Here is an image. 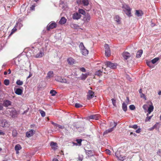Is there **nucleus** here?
Returning <instances> with one entry per match:
<instances>
[{
    "label": "nucleus",
    "instance_id": "37998d69",
    "mask_svg": "<svg viewBox=\"0 0 161 161\" xmlns=\"http://www.w3.org/2000/svg\"><path fill=\"white\" fill-rule=\"evenodd\" d=\"M4 84L8 86L9 85V80L6 79L4 80Z\"/></svg>",
    "mask_w": 161,
    "mask_h": 161
},
{
    "label": "nucleus",
    "instance_id": "c03bdc74",
    "mask_svg": "<svg viewBox=\"0 0 161 161\" xmlns=\"http://www.w3.org/2000/svg\"><path fill=\"white\" fill-rule=\"evenodd\" d=\"M129 108L131 110H134L135 109L136 107L133 105H131L129 106Z\"/></svg>",
    "mask_w": 161,
    "mask_h": 161
},
{
    "label": "nucleus",
    "instance_id": "774afa93",
    "mask_svg": "<svg viewBox=\"0 0 161 161\" xmlns=\"http://www.w3.org/2000/svg\"><path fill=\"white\" fill-rule=\"evenodd\" d=\"M53 161H58V160L56 158H54L53 159Z\"/></svg>",
    "mask_w": 161,
    "mask_h": 161
},
{
    "label": "nucleus",
    "instance_id": "9b49d317",
    "mask_svg": "<svg viewBox=\"0 0 161 161\" xmlns=\"http://www.w3.org/2000/svg\"><path fill=\"white\" fill-rule=\"evenodd\" d=\"M91 19V16L88 13H87L84 18V20L85 22H88Z\"/></svg>",
    "mask_w": 161,
    "mask_h": 161
},
{
    "label": "nucleus",
    "instance_id": "c9c22d12",
    "mask_svg": "<svg viewBox=\"0 0 161 161\" xmlns=\"http://www.w3.org/2000/svg\"><path fill=\"white\" fill-rule=\"evenodd\" d=\"M50 93L52 96H54L57 93V92L54 90H52L50 91Z\"/></svg>",
    "mask_w": 161,
    "mask_h": 161
},
{
    "label": "nucleus",
    "instance_id": "aec40b11",
    "mask_svg": "<svg viewBox=\"0 0 161 161\" xmlns=\"http://www.w3.org/2000/svg\"><path fill=\"white\" fill-rule=\"evenodd\" d=\"M100 116L98 114H95L91 115L90 116L89 118L90 119H94L95 120H98Z\"/></svg>",
    "mask_w": 161,
    "mask_h": 161
},
{
    "label": "nucleus",
    "instance_id": "9d476101",
    "mask_svg": "<svg viewBox=\"0 0 161 161\" xmlns=\"http://www.w3.org/2000/svg\"><path fill=\"white\" fill-rule=\"evenodd\" d=\"M55 80L58 82L62 83H66L67 81L65 79H63L61 76H58L55 78Z\"/></svg>",
    "mask_w": 161,
    "mask_h": 161
},
{
    "label": "nucleus",
    "instance_id": "a19ab883",
    "mask_svg": "<svg viewBox=\"0 0 161 161\" xmlns=\"http://www.w3.org/2000/svg\"><path fill=\"white\" fill-rule=\"evenodd\" d=\"M17 133L16 130H13L12 135L13 136H17Z\"/></svg>",
    "mask_w": 161,
    "mask_h": 161
},
{
    "label": "nucleus",
    "instance_id": "b1692460",
    "mask_svg": "<svg viewBox=\"0 0 161 161\" xmlns=\"http://www.w3.org/2000/svg\"><path fill=\"white\" fill-rule=\"evenodd\" d=\"M143 51L142 50H139L136 53V57L137 58H139L141 57L142 53Z\"/></svg>",
    "mask_w": 161,
    "mask_h": 161
},
{
    "label": "nucleus",
    "instance_id": "cd10ccee",
    "mask_svg": "<svg viewBox=\"0 0 161 161\" xmlns=\"http://www.w3.org/2000/svg\"><path fill=\"white\" fill-rule=\"evenodd\" d=\"M53 72L52 71H49L47 74V78H50L53 76Z\"/></svg>",
    "mask_w": 161,
    "mask_h": 161
},
{
    "label": "nucleus",
    "instance_id": "49530a36",
    "mask_svg": "<svg viewBox=\"0 0 161 161\" xmlns=\"http://www.w3.org/2000/svg\"><path fill=\"white\" fill-rule=\"evenodd\" d=\"M78 161H82L83 158V156L82 155H79L78 158Z\"/></svg>",
    "mask_w": 161,
    "mask_h": 161
},
{
    "label": "nucleus",
    "instance_id": "5701e85b",
    "mask_svg": "<svg viewBox=\"0 0 161 161\" xmlns=\"http://www.w3.org/2000/svg\"><path fill=\"white\" fill-rule=\"evenodd\" d=\"M66 19L64 17H63L61 18L60 20L59 21V23L61 24H64L66 22Z\"/></svg>",
    "mask_w": 161,
    "mask_h": 161
},
{
    "label": "nucleus",
    "instance_id": "bb28decb",
    "mask_svg": "<svg viewBox=\"0 0 161 161\" xmlns=\"http://www.w3.org/2000/svg\"><path fill=\"white\" fill-rule=\"evenodd\" d=\"M82 4L85 6H87L89 4V0H82Z\"/></svg>",
    "mask_w": 161,
    "mask_h": 161
},
{
    "label": "nucleus",
    "instance_id": "0e129e2a",
    "mask_svg": "<svg viewBox=\"0 0 161 161\" xmlns=\"http://www.w3.org/2000/svg\"><path fill=\"white\" fill-rule=\"evenodd\" d=\"M132 134L133 135L135 136H136V134L135 133H133L132 132H131L130 133V135H132Z\"/></svg>",
    "mask_w": 161,
    "mask_h": 161
},
{
    "label": "nucleus",
    "instance_id": "f03ea898",
    "mask_svg": "<svg viewBox=\"0 0 161 161\" xmlns=\"http://www.w3.org/2000/svg\"><path fill=\"white\" fill-rule=\"evenodd\" d=\"M79 47L81 50V53L83 55L86 56L88 54V51L82 42L80 43Z\"/></svg>",
    "mask_w": 161,
    "mask_h": 161
},
{
    "label": "nucleus",
    "instance_id": "f257e3e1",
    "mask_svg": "<svg viewBox=\"0 0 161 161\" xmlns=\"http://www.w3.org/2000/svg\"><path fill=\"white\" fill-rule=\"evenodd\" d=\"M153 109L154 107L152 104L149 105V107L148 109V113L146 114L147 117L145 119V122L149 121L152 117L153 116V115L151 116H149V115L153 111Z\"/></svg>",
    "mask_w": 161,
    "mask_h": 161
},
{
    "label": "nucleus",
    "instance_id": "dca6fc26",
    "mask_svg": "<svg viewBox=\"0 0 161 161\" xmlns=\"http://www.w3.org/2000/svg\"><path fill=\"white\" fill-rule=\"evenodd\" d=\"M94 97V93L91 90L89 91L88 94L87 95V99L89 100L92 99Z\"/></svg>",
    "mask_w": 161,
    "mask_h": 161
},
{
    "label": "nucleus",
    "instance_id": "69168bd1",
    "mask_svg": "<svg viewBox=\"0 0 161 161\" xmlns=\"http://www.w3.org/2000/svg\"><path fill=\"white\" fill-rule=\"evenodd\" d=\"M139 93H140V94H141L142 93V89H140L139 90Z\"/></svg>",
    "mask_w": 161,
    "mask_h": 161
},
{
    "label": "nucleus",
    "instance_id": "de8ad7c7",
    "mask_svg": "<svg viewBox=\"0 0 161 161\" xmlns=\"http://www.w3.org/2000/svg\"><path fill=\"white\" fill-rule=\"evenodd\" d=\"M75 106L76 108H81L82 107V105L79 103H76L75 104Z\"/></svg>",
    "mask_w": 161,
    "mask_h": 161
},
{
    "label": "nucleus",
    "instance_id": "0eeeda50",
    "mask_svg": "<svg viewBox=\"0 0 161 161\" xmlns=\"http://www.w3.org/2000/svg\"><path fill=\"white\" fill-rule=\"evenodd\" d=\"M57 24L54 21H52L47 25V30L48 31H49L50 29L55 28Z\"/></svg>",
    "mask_w": 161,
    "mask_h": 161
},
{
    "label": "nucleus",
    "instance_id": "6e6d98bb",
    "mask_svg": "<svg viewBox=\"0 0 161 161\" xmlns=\"http://www.w3.org/2000/svg\"><path fill=\"white\" fill-rule=\"evenodd\" d=\"M105 151L106 152V153L107 154H108L109 155L111 153V152L110 150L108 149H106Z\"/></svg>",
    "mask_w": 161,
    "mask_h": 161
},
{
    "label": "nucleus",
    "instance_id": "393cba45",
    "mask_svg": "<svg viewBox=\"0 0 161 161\" xmlns=\"http://www.w3.org/2000/svg\"><path fill=\"white\" fill-rule=\"evenodd\" d=\"M127 103L126 104L124 102L122 104V108L123 110L125 111L126 112L127 110Z\"/></svg>",
    "mask_w": 161,
    "mask_h": 161
},
{
    "label": "nucleus",
    "instance_id": "3c124183",
    "mask_svg": "<svg viewBox=\"0 0 161 161\" xmlns=\"http://www.w3.org/2000/svg\"><path fill=\"white\" fill-rule=\"evenodd\" d=\"M16 27H15V26L14 27V28L12 30V31L11 32V34H13L17 30Z\"/></svg>",
    "mask_w": 161,
    "mask_h": 161
},
{
    "label": "nucleus",
    "instance_id": "ea45409f",
    "mask_svg": "<svg viewBox=\"0 0 161 161\" xmlns=\"http://www.w3.org/2000/svg\"><path fill=\"white\" fill-rule=\"evenodd\" d=\"M129 127L130 128H133L135 129H136L137 128L138 126L136 125H130L129 126Z\"/></svg>",
    "mask_w": 161,
    "mask_h": 161
},
{
    "label": "nucleus",
    "instance_id": "58836bf2",
    "mask_svg": "<svg viewBox=\"0 0 161 161\" xmlns=\"http://www.w3.org/2000/svg\"><path fill=\"white\" fill-rule=\"evenodd\" d=\"M16 84L19 86H21L23 84V82L22 81H21L20 80H18L16 82Z\"/></svg>",
    "mask_w": 161,
    "mask_h": 161
},
{
    "label": "nucleus",
    "instance_id": "4468645a",
    "mask_svg": "<svg viewBox=\"0 0 161 161\" xmlns=\"http://www.w3.org/2000/svg\"><path fill=\"white\" fill-rule=\"evenodd\" d=\"M44 53L43 50H40L36 55H35V57L36 58H40L42 57L44 55Z\"/></svg>",
    "mask_w": 161,
    "mask_h": 161
},
{
    "label": "nucleus",
    "instance_id": "13d9d810",
    "mask_svg": "<svg viewBox=\"0 0 161 161\" xmlns=\"http://www.w3.org/2000/svg\"><path fill=\"white\" fill-rule=\"evenodd\" d=\"M58 127L59 128H60V129H63L64 128V127L63 126H62V125H58Z\"/></svg>",
    "mask_w": 161,
    "mask_h": 161
},
{
    "label": "nucleus",
    "instance_id": "4d7b16f0",
    "mask_svg": "<svg viewBox=\"0 0 161 161\" xmlns=\"http://www.w3.org/2000/svg\"><path fill=\"white\" fill-rule=\"evenodd\" d=\"M35 6L34 5H32L31 7V10H34V9H35Z\"/></svg>",
    "mask_w": 161,
    "mask_h": 161
},
{
    "label": "nucleus",
    "instance_id": "c85d7f7f",
    "mask_svg": "<svg viewBox=\"0 0 161 161\" xmlns=\"http://www.w3.org/2000/svg\"><path fill=\"white\" fill-rule=\"evenodd\" d=\"M114 20L118 24H119L120 23V19L119 17L118 16H116L114 18Z\"/></svg>",
    "mask_w": 161,
    "mask_h": 161
},
{
    "label": "nucleus",
    "instance_id": "7c9ffc66",
    "mask_svg": "<svg viewBox=\"0 0 161 161\" xmlns=\"http://www.w3.org/2000/svg\"><path fill=\"white\" fill-rule=\"evenodd\" d=\"M149 107V106H148L147 104H145L143 106L142 108L144 110L145 113H148V109Z\"/></svg>",
    "mask_w": 161,
    "mask_h": 161
},
{
    "label": "nucleus",
    "instance_id": "1a4fd4ad",
    "mask_svg": "<svg viewBox=\"0 0 161 161\" xmlns=\"http://www.w3.org/2000/svg\"><path fill=\"white\" fill-rule=\"evenodd\" d=\"M10 115L12 118H15L17 117L18 113L14 109H12L10 111Z\"/></svg>",
    "mask_w": 161,
    "mask_h": 161
},
{
    "label": "nucleus",
    "instance_id": "603ef678",
    "mask_svg": "<svg viewBox=\"0 0 161 161\" xmlns=\"http://www.w3.org/2000/svg\"><path fill=\"white\" fill-rule=\"evenodd\" d=\"M140 97L141 98H143L145 100H146V97L143 93H142L140 94Z\"/></svg>",
    "mask_w": 161,
    "mask_h": 161
},
{
    "label": "nucleus",
    "instance_id": "ddd939ff",
    "mask_svg": "<svg viewBox=\"0 0 161 161\" xmlns=\"http://www.w3.org/2000/svg\"><path fill=\"white\" fill-rule=\"evenodd\" d=\"M35 131L33 130H31L27 132L26 133V136L27 137H30L32 136L34 134Z\"/></svg>",
    "mask_w": 161,
    "mask_h": 161
},
{
    "label": "nucleus",
    "instance_id": "6ab92c4d",
    "mask_svg": "<svg viewBox=\"0 0 161 161\" xmlns=\"http://www.w3.org/2000/svg\"><path fill=\"white\" fill-rule=\"evenodd\" d=\"M67 61L68 64L70 65H72L74 64L75 63L74 59L71 57L68 58Z\"/></svg>",
    "mask_w": 161,
    "mask_h": 161
},
{
    "label": "nucleus",
    "instance_id": "680f3d73",
    "mask_svg": "<svg viewBox=\"0 0 161 161\" xmlns=\"http://www.w3.org/2000/svg\"><path fill=\"white\" fill-rule=\"evenodd\" d=\"M154 129V126H153V127H152L151 128H149L148 129V130H149L151 131V130H153Z\"/></svg>",
    "mask_w": 161,
    "mask_h": 161
},
{
    "label": "nucleus",
    "instance_id": "7ed1b4c3",
    "mask_svg": "<svg viewBox=\"0 0 161 161\" xmlns=\"http://www.w3.org/2000/svg\"><path fill=\"white\" fill-rule=\"evenodd\" d=\"M8 123L7 121L3 118L0 119V126L2 127H5L8 126Z\"/></svg>",
    "mask_w": 161,
    "mask_h": 161
},
{
    "label": "nucleus",
    "instance_id": "2f4dec72",
    "mask_svg": "<svg viewBox=\"0 0 161 161\" xmlns=\"http://www.w3.org/2000/svg\"><path fill=\"white\" fill-rule=\"evenodd\" d=\"M23 26V25L19 22L17 23L15 25V27H16L18 29H20Z\"/></svg>",
    "mask_w": 161,
    "mask_h": 161
},
{
    "label": "nucleus",
    "instance_id": "f3484780",
    "mask_svg": "<svg viewBox=\"0 0 161 161\" xmlns=\"http://www.w3.org/2000/svg\"><path fill=\"white\" fill-rule=\"evenodd\" d=\"M122 55L124 58L125 59H127L130 56V54L127 52H124L122 54Z\"/></svg>",
    "mask_w": 161,
    "mask_h": 161
},
{
    "label": "nucleus",
    "instance_id": "e2e57ef3",
    "mask_svg": "<svg viewBox=\"0 0 161 161\" xmlns=\"http://www.w3.org/2000/svg\"><path fill=\"white\" fill-rule=\"evenodd\" d=\"M126 99H127V101L126 102V103H127V104H129V98H128V97H126Z\"/></svg>",
    "mask_w": 161,
    "mask_h": 161
},
{
    "label": "nucleus",
    "instance_id": "8fccbe9b",
    "mask_svg": "<svg viewBox=\"0 0 161 161\" xmlns=\"http://www.w3.org/2000/svg\"><path fill=\"white\" fill-rule=\"evenodd\" d=\"M112 101V104L114 105V106H116V100L114 99H111Z\"/></svg>",
    "mask_w": 161,
    "mask_h": 161
},
{
    "label": "nucleus",
    "instance_id": "f8f14e48",
    "mask_svg": "<svg viewBox=\"0 0 161 161\" xmlns=\"http://www.w3.org/2000/svg\"><path fill=\"white\" fill-rule=\"evenodd\" d=\"M81 17V15L77 12L74 13L73 15V18L74 19H80Z\"/></svg>",
    "mask_w": 161,
    "mask_h": 161
},
{
    "label": "nucleus",
    "instance_id": "c756f323",
    "mask_svg": "<svg viewBox=\"0 0 161 161\" xmlns=\"http://www.w3.org/2000/svg\"><path fill=\"white\" fill-rule=\"evenodd\" d=\"M88 75V74H82L81 75L80 78L81 80H85L86 79V78L87 77Z\"/></svg>",
    "mask_w": 161,
    "mask_h": 161
},
{
    "label": "nucleus",
    "instance_id": "39448f33",
    "mask_svg": "<svg viewBox=\"0 0 161 161\" xmlns=\"http://www.w3.org/2000/svg\"><path fill=\"white\" fill-rule=\"evenodd\" d=\"M111 124H114L112 128H110L108 129V130H106L103 133V136L112 131L114 130V128L115 127L116 125H117V123L115 122H114V123H112Z\"/></svg>",
    "mask_w": 161,
    "mask_h": 161
},
{
    "label": "nucleus",
    "instance_id": "5fc2aeb1",
    "mask_svg": "<svg viewBox=\"0 0 161 161\" xmlns=\"http://www.w3.org/2000/svg\"><path fill=\"white\" fill-rule=\"evenodd\" d=\"M76 3L78 4H80L82 3L81 0H76Z\"/></svg>",
    "mask_w": 161,
    "mask_h": 161
},
{
    "label": "nucleus",
    "instance_id": "f704fd0d",
    "mask_svg": "<svg viewBox=\"0 0 161 161\" xmlns=\"http://www.w3.org/2000/svg\"><path fill=\"white\" fill-rule=\"evenodd\" d=\"M21 149V146L19 144L16 145L15 147V150H19Z\"/></svg>",
    "mask_w": 161,
    "mask_h": 161
},
{
    "label": "nucleus",
    "instance_id": "2eb2a0df",
    "mask_svg": "<svg viewBox=\"0 0 161 161\" xmlns=\"http://www.w3.org/2000/svg\"><path fill=\"white\" fill-rule=\"evenodd\" d=\"M14 91L15 93L16 94L19 95H21L23 92V90L19 88H14Z\"/></svg>",
    "mask_w": 161,
    "mask_h": 161
},
{
    "label": "nucleus",
    "instance_id": "09e8293b",
    "mask_svg": "<svg viewBox=\"0 0 161 161\" xmlns=\"http://www.w3.org/2000/svg\"><path fill=\"white\" fill-rule=\"evenodd\" d=\"M87 153L88 154L90 155L91 156L93 155L92 152L91 150H88Z\"/></svg>",
    "mask_w": 161,
    "mask_h": 161
},
{
    "label": "nucleus",
    "instance_id": "20e7f679",
    "mask_svg": "<svg viewBox=\"0 0 161 161\" xmlns=\"http://www.w3.org/2000/svg\"><path fill=\"white\" fill-rule=\"evenodd\" d=\"M105 65L107 67H110L113 69H115L116 68L117 64L116 63H113L110 61H106L105 63Z\"/></svg>",
    "mask_w": 161,
    "mask_h": 161
},
{
    "label": "nucleus",
    "instance_id": "6e6552de",
    "mask_svg": "<svg viewBox=\"0 0 161 161\" xmlns=\"http://www.w3.org/2000/svg\"><path fill=\"white\" fill-rule=\"evenodd\" d=\"M104 47L105 49V55L107 57L111 55V52L109 45L107 44H106L105 45Z\"/></svg>",
    "mask_w": 161,
    "mask_h": 161
},
{
    "label": "nucleus",
    "instance_id": "4be33fe9",
    "mask_svg": "<svg viewBox=\"0 0 161 161\" xmlns=\"http://www.w3.org/2000/svg\"><path fill=\"white\" fill-rule=\"evenodd\" d=\"M119 152L117 151L116 152L115 154L116 157L119 160L121 161H123L124 160V158L121 156V155H119Z\"/></svg>",
    "mask_w": 161,
    "mask_h": 161
},
{
    "label": "nucleus",
    "instance_id": "423d86ee",
    "mask_svg": "<svg viewBox=\"0 0 161 161\" xmlns=\"http://www.w3.org/2000/svg\"><path fill=\"white\" fill-rule=\"evenodd\" d=\"M123 8L125 9H124V11L125 12L126 14L130 16L131 14L130 8L127 5H124L123 6Z\"/></svg>",
    "mask_w": 161,
    "mask_h": 161
},
{
    "label": "nucleus",
    "instance_id": "a878e982",
    "mask_svg": "<svg viewBox=\"0 0 161 161\" xmlns=\"http://www.w3.org/2000/svg\"><path fill=\"white\" fill-rule=\"evenodd\" d=\"M136 14L138 17L141 16L143 14V13L141 10H136Z\"/></svg>",
    "mask_w": 161,
    "mask_h": 161
},
{
    "label": "nucleus",
    "instance_id": "a18cd8bd",
    "mask_svg": "<svg viewBox=\"0 0 161 161\" xmlns=\"http://www.w3.org/2000/svg\"><path fill=\"white\" fill-rule=\"evenodd\" d=\"M40 113L42 117H44L45 116V113L43 111L41 110H40Z\"/></svg>",
    "mask_w": 161,
    "mask_h": 161
},
{
    "label": "nucleus",
    "instance_id": "a211bd4d",
    "mask_svg": "<svg viewBox=\"0 0 161 161\" xmlns=\"http://www.w3.org/2000/svg\"><path fill=\"white\" fill-rule=\"evenodd\" d=\"M11 102L8 100H5L3 103V105L5 107H8L11 104Z\"/></svg>",
    "mask_w": 161,
    "mask_h": 161
},
{
    "label": "nucleus",
    "instance_id": "338daca9",
    "mask_svg": "<svg viewBox=\"0 0 161 161\" xmlns=\"http://www.w3.org/2000/svg\"><path fill=\"white\" fill-rule=\"evenodd\" d=\"M4 133L1 130H0V135H4Z\"/></svg>",
    "mask_w": 161,
    "mask_h": 161
},
{
    "label": "nucleus",
    "instance_id": "bf43d9fd",
    "mask_svg": "<svg viewBox=\"0 0 161 161\" xmlns=\"http://www.w3.org/2000/svg\"><path fill=\"white\" fill-rule=\"evenodd\" d=\"M151 64V62H150V61H149V62H147V65L148 66H149L150 67H151V65H150Z\"/></svg>",
    "mask_w": 161,
    "mask_h": 161
},
{
    "label": "nucleus",
    "instance_id": "4c0bfd02",
    "mask_svg": "<svg viewBox=\"0 0 161 161\" xmlns=\"http://www.w3.org/2000/svg\"><path fill=\"white\" fill-rule=\"evenodd\" d=\"M96 75L100 76L102 75V72L100 70L96 71L95 74Z\"/></svg>",
    "mask_w": 161,
    "mask_h": 161
},
{
    "label": "nucleus",
    "instance_id": "412c9836",
    "mask_svg": "<svg viewBox=\"0 0 161 161\" xmlns=\"http://www.w3.org/2000/svg\"><path fill=\"white\" fill-rule=\"evenodd\" d=\"M50 145L53 149L55 150L57 149V146L56 143L51 142L50 143Z\"/></svg>",
    "mask_w": 161,
    "mask_h": 161
},
{
    "label": "nucleus",
    "instance_id": "79ce46f5",
    "mask_svg": "<svg viewBox=\"0 0 161 161\" xmlns=\"http://www.w3.org/2000/svg\"><path fill=\"white\" fill-rule=\"evenodd\" d=\"M82 140L81 139H78L76 140L77 143L79 144V146H80L81 145V142Z\"/></svg>",
    "mask_w": 161,
    "mask_h": 161
},
{
    "label": "nucleus",
    "instance_id": "864d4df0",
    "mask_svg": "<svg viewBox=\"0 0 161 161\" xmlns=\"http://www.w3.org/2000/svg\"><path fill=\"white\" fill-rule=\"evenodd\" d=\"M79 70L82 72H85L86 71L84 67L80 68Z\"/></svg>",
    "mask_w": 161,
    "mask_h": 161
},
{
    "label": "nucleus",
    "instance_id": "473e14b6",
    "mask_svg": "<svg viewBox=\"0 0 161 161\" xmlns=\"http://www.w3.org/2000/svg\"><path fill=\"white\" fill-rule=\"evenodd\" d=\"M159 59V58L158 57L155 58L151 60V63L153 64H155L157 62Z\"/></svg>",
    "mask_w": 161,
    "mask_h": 161
},
{
    "label": "nucleus",
    "instance_id": "e433bc0d",
    "mask_svg": "<svg viewBox=\"0 0 161 161\" xmlns=\"http://www.w3.org/2000/svg\"><path fill=\"white\" fill-rule=\"evenodd\" d=\"M71 26L72 28L76 29H77L79 27V26L78 25L74 24H72L71 25Z\"/></svg>",
    "mask_w": 161,
    "mask_h": 161
},
{
    "label": "nucleus",
    "instance_id": "052dcab7",
    "mask_svg": "<svg viewBox=\"0 0 161 161\" xmlns=\"http://www.w3.org/2000/svg\"><path fill=\"white\" fill-rule=\"evenodd\" d=\"M136 132L138 133H139L141 132V129L139 128L136 131Z\"/></svg>",
    "mask_w": 161,
    "mask_h": 161
},
{
    "label": "nucleus",
    "instance_id": "72a5a7b5",
    "mask_svg": "<svg viewBox=\"0 0 161 161\" xmlns=\"http://www.w3.org/2000/svg\"><path fill=\"white\" fill-rule=\"evenodd\" d=\"M79 14H81L84 15H85L86 14V13L85 11L83 9H80L79 10Z\"/></svg>",
    "mask_w": 161,
    "mask_h": 161
}]
</instances>
